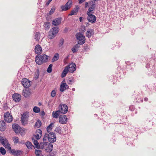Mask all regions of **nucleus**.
Segmentation results:
<instances>
[{"label": "nucleus", "instance_id": "nucleus-1", "mask_svg": "<svg viewBox=\"0 0 156 156\" xmlns=\"http://www.w3.org/2000/svg\"><path fill=\"white\" fill-rule=\"evenodd\" d=\"M47 139L51 143H53L55 142L56 136L55 133L53 132L46 133L44 135L43 141H46Z\"/></svg>", "mask_w": 156, "mask_h": 156}, {"label": "nucleus", "instance_id": "nucleus-2", "mask_svg": "<svg viewBox=\"0 0 156 156\" xmlns=\"http://www.w3.org/2000/svg\"><path fill=\"white\" fill-rule=\"evenodd\" d=\"M40 149H44L47 152H50L52 150L53 145L46 141L40 143Z\"/></svg>", "mask_w": 156, "mask_h": 156}, {"label": "nucleus", "instance_id": "nucleus-3", "mask_svg": "<svg viewBox=\"0 0 156 156\" xmlns=\"http://www.w3.org/2000/svg\"><path fill=\"white\" fill-rule=\"evenodd\" d=\"M48 57V56L43 54L39 55L38 56H36L35 59V62L38 65H41L43 63L47 61Z\"/></svg>", "mask_w": 156, "mask_h": 156}, {"label": "nucleus", "instance_id": "nucleus-4", "mask_svg": "<svg viewBox=\"0 0 156 156\" xmlns=\"http://www.w3.org/2000/svg\"><path fill=\"white\" fill-rule=\"evenodd\" d=\"M21 115L22 117L21 119V123L23 125L25 126L28 123L29 113L27 112H25Z\"/></svg>", "mask_w": 156, "mask_h": 156}, {"label": "nucleus", "instance_id": "nucleus-5", "mask_svg": "<svg viewBox=\"0 0 156 156\" xmlns=\"http://www.w3.org/2000/svg\"><path fill=\"white\" fill-rule=\"evenodd\" d=\"M58 32V27H55L51 29L48 33V38L50 39L53 38Z\"/></svg>", "mask_w": 156, "mask_h": 156}, {"label": "nucleus", "instance_id": "nucleus-6", "mask_svg": "<svg viewBox=\"0 0 156 156\" xmlns=\"http://www.w3.org/2000/svg\"><path fill=\"white\" fill-rule=\"evenodd\" d=\"M76 37L78 40V44H83L85 42V36L80 33H77L76 35Z\"/></svg>", "mask_w": 156, "mask_h": 156}, {"label": "nucleus", "instance_id": "nucleus-7", "mask_svg": "<svg viewBox=\"0 0 156 156\" xmlns=\"http://www.w3.org/2000/svg\"><path fill=\"white\" fill-rule=\"evenodd\" d=\"M60 112L61 113L65 114L68 111V108L67 105L65 104H61L59 105Z\"/></svg>", "mask_w": 156, "mask_h": 156}, {"label": "nucleus", "instance_id": "nucleus-8", "mask_svg": "<svg viewBox=\"0 0 156 156\" xmlns=\"http://www.w3.org/2000/svg\"><path fill=\"white\" fill-rule=\"evenodd\" d=\"M1 143L6 148H7L9 150H11L10 145L9 144L8 140L5 137Z\"/></svg>", "mask_w": 156, "mask_h": 156}, {"label": "nucleus", "instance_id": "nucleus-9", "mask_svg": "<svg viewBox=\"0 0 156 156\" xmlns=\"http://www.w3.org/2000/svg\"><path fill=\"white\" fill-rule=\"evenodd\" d=\"M72 1L69 0L66 3L65 5L61 6V8L63 11H66L69 9L72 6Z\"/></svg>", "mask_w": 156, "mask_h": 156}, {"label": "nucleus", "instance_id": "nucleus-10", "mask_svg": "<svg viewBox=\"0 0 156 156\" xmlns=\"http://www.w3.org/2000/svg\"><path fill=\"white\" fill-rule=\"evenodd\" d=\"M5 120L6 122L9 123L12 121V117L10 113L8 112H6L4 114Z\"/></svg>", "mask_w": 156, "mask_h": 156}, {"label": "nucleus", "instance_id": "nucleus-11", "mask_svg": "<svg viewBox=\"0 0 156 156\" xmlns=\"http://www.w3.org/2000/svg\"><path fill=\"white\" fill-rule=\"evenodd\" d=\"M87 14L88 16L87 17V19L89 22L92 23H94L96 21V17L95 16L91 13Z\"/></svg>", "mask_w": 156, "mask_h": 156}, {"label": "nucleus", "instance_id": "nucleus-12", "mask_svg": "<svg viewBox=\"0 0 156 156\" xmlns=\"http://www.w3.org/2000/svg\"><path fill=\"white\" fill-rule=\"evenodd\" d=\"M70 73L73 72L76 69V65L73 63H71L66 66Z\"/></svg>", "mask_w": 156, "mask_h": 156}, {"label": "nucleus", "instance_id": "nucleus-13", "mask_svg": "<svg viewBox=\"0 0 156 156\" xmlns=\"http://www.w3.org/2000/svg\"><path fill=\"white\" fill-rule=\"evenodd\" d=\"M67 118L65 115H61L59 117V121L60 123L66 124L67 122Z\"/></svg>", "mask_w": 156, "mask_h": 156}, {"label": "nucleus", "instance_id": "nucleus-14", "mask_svg": "<svg viewBox=\"0 0 156 156\" xmlns=\"http://www.w3.org/2000/svg\"><path fill=\"white\" fill-rule=\"evenodd\" d=\"M22 83L23 86L26 88H28L30 85V81L26 78L22 80Z\"/></svg>", "mask_w": 156, "mask_h": 156}, {"label": "nucleus", "instance_id": "nucleus-15", "mask_svg": "<svg viewBox=\"0 0 156 156\" xmlns=\"http://www.w3.org/2000/svg\"><path fill=\"white\" fill-rule=\"evenodd\" d=\"M30 90L28 89H25L23 90L22 91V95L25 97H28L31 94Z\"/></svg>", "mask_w": 156, "mask_h": 156}, {"label": "nucleus", "instance_id": "nucleus-16", "mask_svg": "<svg viewBox=\"0 0 156 156\" xmlns=\"http://www.w3.org/2000/svg\"><path fill=\"white\" fill-rule=\"evenodd\" d=\"M42 135V131L40 129H37L36 132V134L35 135V137L37 139H40Z\"/></svg>", "mask_w": 156, "mask_h": 156}, {"label": "nucleus", "instance_id": "nucleus-17", "mask_svg": "<svg viewBox=\"0 0 156 156\" xmlns=\"http://www.w3.org/2000/svg\"><path fill=\"white\" fill-rule=\"evenodd\" d=\"M22 152V151H17L14 149H12L11 151V153L16 156H20Z\"/></svg>", "mask_w": 156, "mask_h": 156}, {"label": "nucleus", "instance_id": "nucleus-18", "mask_svg": "<svg viewBox=\"0 0 156 156\" xmlns=\"http://www.w3.org/2000/svg\"><path fill=\"white\" fill-rule=\"evenodd\" d=\"M12 128L14 132L17 134L19 133V130L21 128L19 126L16 124H13L12 125Z\"/></svg>", "mask_w": 156, "mask_h": 156}, {"label": "nucleus", "instance_id": "nucleus-19", "mask_svg": "<svg viewBox=\"0 0 156 156\" xmlns=\"http://www.w3.org/2000/svg\"><path fill=\"white\" fill-rule=\"evenodd\" d=\"M12 98L13 100L15 102H19L21 99V96L20 95L17 94H14L13 95Z\"/></svg>", "mask_w": 156, "mask_h": 156}, {"label": "nucleus", "instance_id": "nucleus-20", "mask_svg": "<svg viewBox=\"0 0 156 156\" xmlns=\"http://www.w3.org/2000/svg\"><path fill=\"white\" fill-rule=\"evenodd\" d=\"M35 52L37 54H40L42 51V49L40 45L39 44L37 45L35 48Z\"/></svg>", "mask_w": 156, "mask_h": 156}, {"label": "nucleus", "instance_id": "nucleus-21", "mask_svg": "<svg viewBox=\"0 0 156 156\" xmlns=\"http://www.w3.org/2000/svg\"><path fill=\"white\" fill-rule=\"evenodd\" d=\"M6 128V126L5 122L2 121H0V130L3 131Z\"/></svg>", "mask_w": 156, "mask_h": 156}, {"label": "nucleus", "instance_id": "nucleus-22", "mask_svg": "<svg viewBox=\"0 0 156 156\" xmlns=\"http://www.w3.org/2000/svg\"><path fill=\"white\" fill-rule=\"evenodd\" d=\"M61 18H57L53 20L52 23L55 26H57L61 23Z\"/></svg>", "mask_w": 156, "mask_h": 156}, {"label": "nucleus", "instance_id": "nucleus-23", "mask_svg": "<svg viewBox=\"0 0 156 156\" xmlns=\"http://www.w3.org/2000/svg\"><path fill=\"white\" fill-rule=\"evenodd\" d=\"M69 87L66 83L62 84L60 86V90L61 91H63L66 89H68Z\"/></svg>", "mask_w": 156, "mask_h": 156}, {"label": "nucleus", "instance_id": "nucleus-24", "mask_svg": "<svg viewBox=\"0 0 156 156\" xmlns=\"http://www.w3.org/2000/svg\"><path fill=\"white\" fill-rule=\"evenodd\" d=\"M95 7V4L94 3L92 4L88 9L87 12V14H88V13H92V12L94 10Z\"/></svg>", "mask_w": 156, "mask_h": 156}, {"label": "nucleus", "instance_id": "nucleus-25", "mask_svg": "<svg viewBox=\"0 0 156 156\" xmlns=\"http://www.w3.org/2000/svg\"><path fill=\"white\" fill-rule=\"evenodd\" d=\"M86 36L89 38L94 34V31L92 30H87L86 33Z\"/></svg>", "mask_w": 156, "mask_h": 156}, {"label": "nucleus", "instance_id": "nucleus-26", "mask_svg": "<svg viewBox=\"0 0 156 156\" xmlns=\"http://www.w3.org/2000/svg\"><path fill=\"white\" fill-rule=\"evenodd\" d=\"M60 110H58L55 112H53L52 115L53 117L55 118H57L58 117L59 115L61 113L60 112Z\"/></svg>", "mask_w": 156, "mask_h": 156}, {"label": "nucleus", "instance_id": "nucleus-27", "mask_svg": "<svg viewBox=\"0 0 156 156\" xmlns=\"http://www.w3.org/2000/svg\"><path fill=\"white\" fill-rule=\"evenodd\" d=\"M54 126V124L53 123H51L50 125L47 126V132L46 133H50L52 130V128Z\"/></svg>", "mask_w": 156, "mask_h": 156}, {"label": "nucleus", "instance_id": "nucleus-28", "mask_svg": "<svg viewBox=\"0 0 156 156\" xmlns=\"http://www.w3.org/2000/svg\"><path fill=\"white\" fill-rule=\"evenodd\" d=\"M68 72V69H67V68L66 67L62 72L61 74L62 77L63 78L65 77Z\"/></svg>", "mask_w": 156, "mask_h": 156}, {"label": "nucleus", "instance_id": "nucleus-29", "mask_svg": "<svg viewBox=\"0 0 156 156\" xmlns=\"http://www.w3.org/2000/svg\"><path fill=\"white\" fill-rule=\"evenodd\" d=\"M79 44H77L73 48L72 50L73 52L75 53L77 51L78 49L80 47Z\"/></svg>", "mask_w": 156, "mask_h": 156}, {"label": "nucleus", "instance_id": "nucleus-30", "mask_svg": "<svg viewBox=\"0 0 156 156\" xmlns=\"http://www.w3.org/2000/svg\"><path fill=\"white\" fill-rule=\"evenodd\" d=\"M26 129L24 128H20L19 130V133H17V134H20L22 136L25 133V131Z\"/></svg>", "mask_w": 156, "mask_h": 156}, {"label": "nucleus", "instance_id": "nucleus-31", "mask_svg": "<svg viewBox=\"0 0 156 156\" xmlns=\"http://www.w3.org/2000/svg\"><path fill=\"white\" fill-rule=\"evenodd\" d=\"M39 75V71L38 69H37L35 72L34 77V79L35 80H37L38 79Z\"/></svg>", "mask_w": 156, "mask_h": 156}, {"label": "nucleus", "instance_id": "nucleus-32", "mask_svg": "<svg viewBox=\"0 0 156 156\" xmlns=\"http://www.w3.org/2000/svg\"><path fill=\"white\" fill-rule=\"evenodd\" d=\"M50 27V23L49 22H46L44 23V27L45 30H48Z\"/></svg>", "mask_w": 156, "mask_h": 156}, {"label": "nucleus", "instance_id": "nucleus-33", "mask_svg": "<svg viewBox=\"0 0 156 156\" xmlns=\"http://www.w3.org/2000/svg\"><path fill=\"white\" fill-rule=\"evenodd\" d=\"M59 55L58 54H56L53 57L52 61V62H54L57 61L59 58Z\"/></svg>", "mask_w": 156, "mask_h": 156}, {"label": "nucleus", "instance_id": "nucleus-34", "mask_svg": "<svg viewBox=\"0 0 156 156\" xmlns=\"http://www.w3.org/2000/svg\"><path fill=\"white\" fill-rule=\"evenodd\" d=\"M25 145L28 148L32 149L33 147H34V146L29 141L27 142L26 143Z\"/></svg>", "mask_w": 156, "mask_h": 156}, {"label": "nucleus", "instance_id": "nucleus-35", "mask_svg": "<svg viewBox=\"0 0 156 156\" xmlns=\"http://www.w3.org/2000/svg\"><path fill=\"white\" fill-rule=\"evenodd\" d=\"M12 139L15 144H16L19 143V139L17 137L13 136L12 138Z\"/></svg>", "mask_w": 156, "mask_h": 156}, {"label": "nucleus", "instance_id": "nucleus-36", "mask_svg": "<svg viewBox=\"0 0 156 156\" xmlns=\"http://www.w3.org/2000/svg\"><path fill=\"white\" fill-rule=\"evenodd\" d=\"M34 144L36 148L40 149V143L39 144L37 140H34Z\"/></svg>", "mask_w": 156, "mask_h": 156}, {"label": "nucleus", "instance_id": "nucleus-37", "mask_svg": "<svg viewBox=\"0 0 156 156\" xmlns=\"http://www.w3.org/2000/svg\"><path fill=\"white\" fill-rule=\"evenodd\" d=\"M33 110L34 112L36 113H38L40 111V108L37 106H35L34 107Z\"/></svg>", "mask_w": 156, "mask_h": 156}, {"label": "nucleus", "instance_id": "nucleus-38", "mask_svg": "<svg viewBox=\"0 0 156 156\" xmlns=\"http://www.w3.org/2000/svg\"><path fill=\"white\" fill-rule=\"evenodd\" d=\"M0 152L3 155H5L6 153V151L2 147L0 148Z\"/></svg>", "mask_w": 156, "mask_h": 156}, {"label": "nucleus", "instance_id": "nucleus-39", "mask_svg": "<svg viewBox=\"0 0 156 156\" xmlns=\"http://www.w3.org/2000/svg\"><path fill=\"white\" fill-rule=\"evenodd\" d=\"M41 125V121L39 120H38L35 124V126L37 128H39L40 127Z\"/></svg>", "mask_w": 156, "mask_h": 156}, {"label": "nucleus", "instance_id": "nucleus-40", "mask_svg": "<svg viewBox=\"0 0 156 156\" xmlns=\"http://www.w3.org/2000/svg\"><path fill=\"white\" fill-rule=\"evenodd\" d=\"M52 66V65L51 64L49 65L47 69V72L48 73H50L51 72Z\"/></svg>", "mask_w": 156, "mask_h": 156}, {"label": "nucleus", "instance_id": "nucleus-41", "mask_svg": "<svg viewBox=\"0 0 156 156\" xmlns=\"http://www.w3.org/2000/svg\"><path fill=\"white\" fill-rule=\"evenodd\" d=\"M40 34L38 32H36L35 35V38L37 40H38L40 38Z\"/></svg>", "mask_w": 156, "mask_h": 156}, {"label": "nucleus", "instance_id": "nucleus-42", "mask_svg": "<svg viewBox=\"0 0 156 156\" xmlns=\"http://www.w3.org/2000/svg\"><path fill=\"white\" fill-rule=\"evenodd\" d=\"M35 152L37 156H43L42 154L39 153V152H41V151L40 150H35Z\"/></svg>", "mask_w": 156, "mask_h": 156}, {"label": "nucleus", "instance_id": "nucleus-43", "mask_svg": "<svg viewBox=\"0 0 156 156\" xmlns=\"http://www.w3.org/2000/svg\"><path fill=\"white\" fill-rule=\"evenodd\" d=\"M55 6H53L50 10L49 12V14L50 15H51L52 14L55 12Z\"/></svg>", "mask_w": 156, "mask_h": 156}, {"label": "nucleus", "instance_id": "nucleus-44", "mask_svg": "<svg viewBox=\"0 0 156 156\" xmlns=\"http://www.w3.org/2000/svg\"><path fill=\"white\" fill-rule=\"evenodd\" d=\"M55 131L59 134H61V129L59 127H58L55 128Z\"/></svg>", "mask_w": 156, "mask_h": 156}, {"label": "nucleus", "instance_id": "nucleus-45", "mask_svg": "<svg viewBox=\"0 0 156 156\" xmlns=\"http://www.w3.org/2000/svg\"><path fill=\"white\" fill-rule=\"evenodd\" d=\"M56 95V92L54 90H53L51 93V95L52 97H55Z\"/></svg>", "mask_w": 156, "mask_h": 156}, {"label": "nucleus", "instance_id": "nucleus-46", "mask_svg": "<svg viewBox=\"0 0 156 156\" xmlns=\"http://www.w3.org/2000/svg\"><path fill=\"white\" fill-rule=\"evenodd\" d=\"M76 12L74 10H73L71 11L69 14V15L72 16L74 15H76Z\"/></svg>", "mask_w": 156, "mask_h": 156}, {"label": "nucleus", "instance_id": "nucleus-47", "mask_svg": "<svg viewBox=\"0 0 156 156\" xmlns=\"http://www.w3.org/2000/svg\"><path fill=\"white\" fill-rule=\"evenodd\" d=\"M63 44V39L61 40V42L59 44V46H61Z\"/></svg>", "mask_w": 156, "mask_h": 156}, {"label": "nucleus", "instance_id": "nucleus-48", "mask_svg": "<svg viewBox=\"0 0 156 156\" xmlns=\"http://www.w3.org/2000/svg\"><path fill=\"white\" fill-rule=\"evenodd\" d=\"M4 137V136H0V143H1V142H2V140H3Z\"/></svg>", "mask_w": 156, "mask_h": 156}, {"label": "nucleus", "instance_id": "nucleus-49", "mask_svg": "<svg viewBox=\"0 0 156 156\" xmlns=\"http://www.w3.org/2000/svg\"><path fill=\"white\" fill-rule=\"evenodd\" d=\"M86 0H78L79 3L80 4H81L85 1Z\"/></svg>", "mask_w": 156, "mask_h": 156}, {"label": "nucleus", "instance_id": "nucleus-50", "mask_svg": "<svg viewBox=\"0 0 156 156\" xmlns=\"http://www.w3.org/2000/svg\"><path fill=\"white\" fill-rule=\"evenodd\" d=\"M52 1V0H48V1L46 2V5H49L50 3Z\"/></svg>", "mask_w": 156, "mask_h": 156}, {"label": "nucleus", "instance_id": "nucleus-51", "mask_svg": "<svg viewBox=\"0 0 156 156\" xmlns=\"http://www.w3.org/2000/svg\"><path fill=\"white\" fill-rule=\"evenodd\" d=\"M88 2H86L85 3V8H87L88 6Z\"/></svg>", "mask_w": 156, "mask_h": 156}, {"label": "nucleus", "instance_id": "nucleus-52", "mask_svg": "<svg viewBox=\"0 0 156 156\" xmlns=\"http://www.w3.org/2000/svg\"><path fill=\"white\" fill-rule=\"evenodd\" d=\"M72 82V80H68V83L69 84H71V82Z\"/></svg>", "mask_w": 156, "mask_h": 156}, {"label": "nucleus", "instance_id": "nucleus-53", "mask_svg": "<svg viewBox=\"0 0 156 156\" xmlns=\"http://www.w3.org/2000/svg\"><path fill=\"white\" fill-rule=\"evenodd\" d=\"M79 19L80 22H82L83 20V18L82 17H80L79 18Z\"/></svg>", "mask_w": 156, "mask_h": 156}, {"label": "nucleus", "instance_id": "nucleus-54", "mask_svg": "<svg viewBox=\"0 0 156 156\" xmlns=\"http://www.w3.org/2000/svg\"><path fill=\"white\" fill-rule=\"evenodd\" d=\"M41 114L42 115H45V113L44 111H42L41 112Z\"/></svg>", "mask_w": 156, "mask_h": 156}, {"label": "nucleus", "instance_id": "nucleus-55", "mask_svg": "<svg viewBox=\"0 0 156 156\" xmlns=\"http://www.w3.org/2000/svg\"><path fill=\"white\" fill-rule=\"evenodd\" d=\"M144 100L145 101H147L148 100V98H145L144 99Z\"/></svg>", "mask_w": 156, "mask_h": 156}, {"label": "nucleus", "instance_id": "nucleus-56", "mask_svg": "<svg viewBox=\"0 0 156 156\" xmlns=\"http://www.w3.org/2000/svg\"><path fill=\"white\" fill-rule=\"evenodd\" d=\"M75 90V89L74 88L72 89V90L73 91H74Z\"/></svg>", "mask_w": 156, "mask_h": 156}, {"label": "nucleus", "instance_id": "nucleus-57", "mask_svg": "<svg viewBox=\"0 0 156 156\" xmlns=\"http://www.w3.org/2000/svg\"><path fill=\"white\" fill-rule=\"evenodd\" d=\"M48 156H53L52 155H48Z\"/></svg>", "mask_w": 156, "mask_h": 156}]
</instances>
